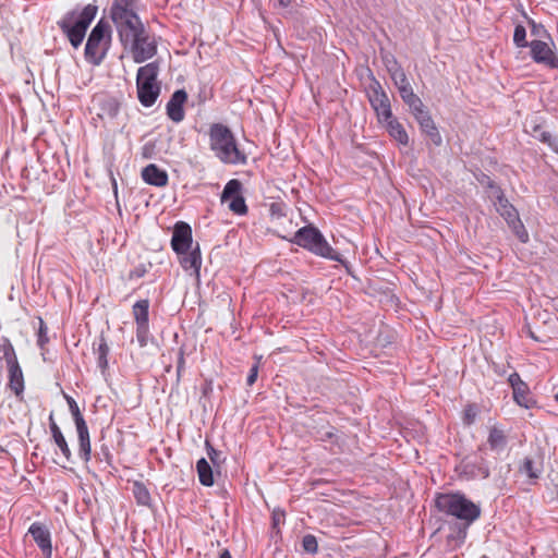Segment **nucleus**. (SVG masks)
Wrapping results in <instances>:
<instances>
[{"label": "nucleus", "instance_id": "1a4fd4ad", "mask_svg": "<svg viewBox=\"0 0 558 558\" xmlns=\"http://www.w3.org/2000/svg\"><path fill=\"white\" fill-rule=\"evenodd\" d=\"M242 187L240 180L231 179L226 183L220 196L221 203L229 201V209L239 216L247 214L248 210L245 198L242 195Z\"/></svg>", "mask_w": 558, "mask_h": 558}, {"label": "nucleus", "instance_id": "20e7f679", "mask_svg": "<svg viewBox=\"0 0 558 558\" xmlns=\"http://www.w3.org/2000/svg\"><path fill=\"white\" fill-rule=\"evenodd\" d=\"M288 241L316 256L326 259H339L333 254L332 246L327 242L320 230L314 225H307L300 228L295 231L292 238L288 239Z\"/></svg>", "mask_w": 558, "mask_h": 558}, {"label": "nucleus", "instance_id": "2f4dec72", "mask_svg": "<svg viewBox=\"0 0 558 558\" xmlns=\"http://www.w3.org/2000/svg\"><path fill=\"white\" fill-rule=\"evenodd\" d=\"M94 351L97 354V365L101 373L105 374L108 368V354L110 350L104 336H100L97 348L94 347Z\"/></svg>", "mask_w": 558, "mask_h": 558}, {"label": "nucleus", "instance_id": "49530a36", "mask_svg": "<svg viewBox=\"0 0 558 558\" xmlns=\"http://www.w3.org/2000/svg\"><path fill=\"white\" fill-rule=\"evenodd\" d=\"M286 512L283 510L276 509L271 513V525L272 529H278L281 523L284 522Z\"/></svg>", "mask_w": 558, "mask_h": 558}, {"label": "nucleus", "instance_id": "69168bd1", "mask_svg": "<svg viewBox=\"0 0 558 558\" xmlns=\"http://www.w3.org/2000/svg\"><path fill=\"white\" fill-rule=\"evenodd\" d=\"M113 191H114V194L117 195L118 193V187H117V182L113 180Z\"/></svg>", "mask_w": 558, "mask_h": 558}, {"label": "nucleus", "instance_id": "79ce46f5", "mask_svg": "<svg viewBox=\"0 0 558 558\" xmlns=\"http://www.w3.org/2000/svg\"><path fill=\"white\" fill-rule=\"evenodd\" d=\"M381 59L389 74H392L402 69L396 57L390 52L383 53Z\"/></svg>", "mask_w": 558, "mask_h": 558}, {"label": "nucleus", "instance_id": "de8ad7c7", "mask_svg": "<svg viewBox=\"0 0 558 558\" xmlns=\"http://www.w3.org/2000/svg\"><path fill=\"white\" fill-rule=\"evenodd\" d=\"M95 457L98 458L100 461H105L108 465L111 464L112 454L107 445H102L100 447V452H97Z\"/></svg>", "mask_w": 558, "mask_h": 558}, {"label": "nucleus", "instance_id": "b1692460", "mask_svg": "<svg viewBox=\"0 0 558 558\" xmlns=\"http://www.w3.org/2000/svg\"><path fill=\"white\" fill-rule=\"evenodd\" d=\"M385 128L395 141H397L400 145L407 146L409 144V135L403 128V125L393 117L391 116L390 119L384 120Z\"/></svg>", "mask_w": 558, "mask_h": 558}, {"label": "nucleus", "instance_id": "bf43d9fd", "mask_svg": "<svg viewBox=\"0 0 558 558\" xmlns=\"http://www.w3.org/2000/svg\"><path fill=\"white\" fill-rule=\"evenodd\" d=\"M14 349L11 341L8 339V338H3L0 342V351L2 353L7 352V350H12Z\"/></svg>", "mask_w": 558, "mask_h": 558}, {"label": "nucleus", "instance_id": "7ed1b4c3", "mask_svg": "<svg viewBox=\"0 0 558 558\" xmlns=\"http://www.w3.org/2000/svg\"><path fill=\"white\" fill-rule=\"evenodd\" d=\"M98 11L95 4H87L81 11L74 9L66 12L63 17L58 21V26L68 37L70 44L74 48H78L86 35L90 23L94 21Z\"/></svg>", "mask_w": 558, "mask_h": 558}, {"label": "nucleus", "instance_id": "a18cd8bd", "mask_svg": "<svg viewBox=\"0 0 558 558\" xmlns=\"http://www.w3.org/2000/svg\"><path fill=\"white\" fill-rule=\"evenodd\" d=\"M206 448L208 458L214 465H219V463L225 460V458H221L222 453L216 450L208 440L206 441Z\"/></svg>", "mask_w": 558, "mask_h": 558}, {"label": "nucleus", "instance_id": "a211bd4d", "mask_svg": "<svg viewBox=\"0 0 558 558\" xmlns=\"http://www.w3.org/2000/svg\"><path fill=\"white\" fill-rule=\"evenodd\" d=\"M180 265L185 271H190V275L199 279L201 267H202V253L199 244L196 243L195 247L191 248L186 254L179 255Z\"/></svg>", "mask_w": 558, "mask_h": 558}, {"label": "nucleus", "instance_id": "c9c22d12", "mask_svg": "<svg viewBox=\"0 0 558 558\" xmlns=\"http://www.w3.org/2000/svg\"><path fill=\"white\" fill-rule=\"evenodd\" d=\"M150 338L149 324L136 325V340L141 348H145Z\"/></svg>", "mask_w": 558, "mask_h": 558}, {"label": "nucleus", "instance_id": "393cba45", "mask_svg": "<svg viewBox=\"0 0 558 558\" xmlns=\"http://www.w3.org/2000/svg\"><path fill=\"white\" fill-rule=\"evenodd\" d=\"M159 62H149L137 70L136 84H158Z\"/></svg>", "mask_w": 558, "mask_h": 558}, {"label": "nucleus", "instance_id": "6ab92c4d", "mask_svg": "<svg viewBox=\"0 0 558 558\" xmlns=\"http://www.w3.org/2000/svg\"><path fill=\"white\" fill-rule=\"evenodd\" d=\"M75 428L78 440L77 456L84 463H88L92 459V445L86 421L75 424Z\"/></svg>", "mask_w": 558, "mask_h": 558}, {"label": "nucleus", "instance_id": "dca6fc26", "mask_svg": "<svg viewBox=\"0 0 558 558\" xmlns=\"http://www.w3.org/2000/svg\"><path fill=\"white\" fill-rule=\"evenodd\" d=\"M187 100V93L185 89H177L170 97L166 106L168 118L174 122L180 123L184 120V104Z\"/></svg>", "mask_w": 558, "mask_h": 558}, {"label": "nucleus", "instance_id": "aec40b11", "mask_svg": "<svg viewBox=\"0 0 558 558\" xmlns=\"http://www.w3.org/2000/svg\"><path fill=\"white\" fill-rule=\"evenodd\" d=\"M460 469L468 478H487L490 475L489 463L483 457L478 462L462 461Z\"/></svg>", "mask_w": 558, "mask_h": 558}, {"label": "nucleus", "instance_id": "09e8293b", "mask_svg": "<svg viewBox=\"0 0 558 558\" xmlns=\"http://www.w3.org/2000/svg\"><path fill=\"white\" fill-rule=\"evenodd\" d=\"M2 359L5 361L7 367L20 364L14 349L9 351L7 350V352L3 353Z\"/></svg>", "mask_w": 558, "mask_h": 558}, {"label": "nucleus", "instance_id": "f03ea898", "mask_svg": "<svg viewBox=\"0 0 558 558\" xmlns=\"http://www.w3.org/2000/svg\"><path fill=\"white\" fill-rule=\"evenodd\" d=\"M435 506L438 511L466 524H473L482 513L480 505L473 502L461 492L438 494L435 498Z\"/></svg>", "mask_w": 558, "mask_h": 558}, {"label": "nucleus", "instance_id": "13d9d810", "mask_svg": "<svg viewBox=\"0 0 558 558\" xmlns=\"http://www.w3.org/2000/svg\"><path fill=\"white\" fill-rule=\"evenodd\" d=\"M514 231V233L517 234V236L520 239L521 242L525 243L529 241V235H527V232L525 231V228L523 227V229H520V228H517V229H512Z\"/></svg>", "mask_w": 558, "mask_h": 558}, {"label": "nucleus", "instance_id": "4c0bfd02", "mask_svg": "<svg viewBox=\"0 0 558 558\" xmlns=\"http://www.w3.org/2000/svg\"><path fill=\"white\" fill-rule=\"evenodd\" d=\"M534 132H535V137L539 142L547 144L551 150L554 149V144L558 143V140L556 137H554L550 132L543 131L541 129V126H538V125L534 128Z\"/></svg>", "mask_w": 558, "mask_h": 558}, {"label": "nucleus", "instance_id": "f8f14e48", "mask_svg": "<svg viewBox=\"0 0 558 558\" xmlns=\"http://www.w3.org/2000/svg\"><path fill=\"white\" fill-rule=\"evenodd\" d=\"M508 384L512 388L513 400L518 405L525 409H532L535 405V400L527 384L521 379L517 372L509 375Z\"/></svg>", "mask_w": 558, "mask_h": 558}, {"label": "nucleus", "instance_id": "a19ab883", "mask_svg": "<svg viewBox=\"0 0 558 558\" xmlns=\"http://www.w3.org/2000/svg\"><path fill=\"white\" fill-rule=\"evenodd\" d=\"M391 80L393 81L396 87L398 88L399 93L403 90V88L411 87V84L409 83V80L403 71V69L390 74Z\"/></svg>", "mask_w": 558, "mask_h": 558}, {"label": "nucleus", "instance_id": "a878e982", "mask_svg": "<svg viewBox=\"0 0 558 558\" xmlns=\"http://www.w3.org/2000/svg\"><path fill=\"white\" fill-rule=\"evenodd\" d=\"M487 445L492 451L496 453L502 452L508 445V437L501 428L493 426L489 429Z\"/></svg>", "mask_w": 558, "mask_h": 558}, {"label": "nucleus", "instance_id": "3c124183", "mask_svg": "<svg viewBox=\"0 0 558 558\" xmlns=\"http://www.w3.org/2000/svg\"><path fill=\"white\" fill-rule=\"evenodd\" d=\"M270 214L275 217H284V204L283 203H272L270 205Z\"/></svg>", "mask_w": 558, "mask_h": 558}, {"label": "nucleus", "instance_id": "4be33fe9", "mask_svg": "<svg viewBox=\"0 0 558 558\" xmlns=\"http://www.w3.org/2000/svg\"><path fill=\"white\" fill-rule=\"evenodd\" d=\"M142 179L145 183L157 187L166 186L168 173L155 163H149L142 170Z\"/></svg>", "mask_w": 558, "mask_h": 558}, {"label": "nucleus", "instance_id": "5701e85b", "mask_svg": "<svg viewBox=\"0 0 558 558\" xmlns=\"http://www.w3.org/2000/svg\"><path fill=\"white\" fill-rule=\"evenodd\" d=\"M136 88L140 102L147 108L156 102L160 94L159 84H136Z\"/></svg>", "mask_w": 558, "mask_h": 558}, {"label": "nucleus", "instance_id": "8fccbe9b", "mask_svg": "<svg viewBox=\"0 0 558 558\" xmlns=\"http://www.w3.org/2000/svg\"><path fill=\"white\" fill-rule=\"evenodd\" d=\"M333 254L339 258V259H333V260H335V262H338L339 264H341V265H342V267L345 269V272H347L349 276H351V277L355 278V276H354V274H353V270H352V266H351V264H350L347 259H344V258L342 257V255H341L339 252H337L336 250H333Z\"/></svg>", "mask_w": 558, "mask_h": 558}, {"label": "nucleus", "instance_id": "c85d7f7f", "mask_svg": "<svg viewBox=\"0 0 558 558\" xmlns=\"http://www.w3.org/2000/svg\"><path fill=\"white\" fill-rule=\"evenodd\" d=\"M135 325L149 324V300L143 299L137 301L133 307Z\"/></svg>", "mask_w": 558, "mask_h": 558}, {"label": "nucleus", "instance_id": "39448f33", "mask_svg": "<svg viewBox=\"0 0 558 558\" xmlns=\"http://www.w3.org/2000/svg\"><path fill=\"white\" fill-rule=\"evenodd\" d=\"M111 26L107 21L99 20L88 35L85 45V59L93 65H99L106 58L111 45Z\"/></svg>", "mask_w": 558, "mask_h": 558}, {"label": "nucleus", "instance_id": "4d7b16f0", "mask_svg": "<svg viewBox=\"0 0 558 558\" xmlns=\"http://www.w3.org/2000/svg\"><path fill=\"white\" fill-rule=\"evenodd\" d=\"M145 274H146V267L144 265H138L137 267H135L133 270L130 271V278L138 279V278L144 277Z\"/></svg>", "mask_w": 558, "mask_h": 558}, {"label": "nucleus", "instance_id": "72a5a7b5", "mask_svg": "<svg viewBox=\"0 0 558 558\" xmlns=\"http://www.w3.org/2000/svg\"><path fill=\"white\" fill-rule=\"evenodd\" d=\"M513 44L518 48H526L530 46V43L526 40V29L523 25L518 24L514 27L513 32Z\"/></svg>", "mask_w": 558, "mask_h": 558}, {"label": "nucleus", "instance_id": "bb28decb", "mask_svg": "<svg viewBox=\"0 0 558 558\" xmlns=\"http://www.w3.org/2000/svg\"><path fill=\"white\" fill-rule=\"evenodd\" d=\"M8 368L9 373V388L14 392L17 398H21L24 392V376L20 364L12 365Z\"/></svg>", "mask_w": 558, "mask_h": 558}, {"label": "nucleus", "instance_id": "603ef678", "mask_svg": "<svg viewBox=\"0 0 558 558\" xmlns=\"http://www.w3.org/2000/svg\"><path fill=\"white\" fill-rule=\"evenodd\" d=\"M184 354H185L184 348L181 347L179 349L178 362H177V374H178V377H180L181 373L184 371V366H185Z\"/></svg>", "mask_w": 558, "mask_h": 558}, {"label": "nucleus", "instance_id": "0e129e2a", "mask_svg": "<svg viewBox=\"0 0 558 558\" xmlns=\"http://www.w3.org/2000/svg\"><path fill=\"white\" fill-rule=\"evenodd\" d=\"M554 153H556L558 155V142L554 144V149H553Z\"/></svg>", "mask_w": 558, "mask_h": 558}, {"label": "nucleus", "instance_id": "58836bf2", "mask_svg": "<svg viewBox=\"0 0 558 558\" xmlns=\"http://www.w3.org/2000/svg\"><path fill=\"white\" fill-rule=\"evenodd\" d=\"M49 342L48 327L41 317H38L37 345L44 349Z\"/></svg>", "mask_w": 558, "mask_h": 558}, {"label": "nucleus", "instance_id": "f704fd0d", "mask_svg": "<svg viewBox=\"0 0 558 558\" xmlns=\"http://www.w3.org/2000/svg\"><path fill=\"white\" fill-rule=\"evenodd\" d=\"M137 0H113L110 13H120L123 11H135Z\"/></svg>", "mask_w": 558, "mask_h": 558}, {"label": "nucleus", "instance_id": "7c9ffc66", "mask_svg": "<svg viewBox=\"0 0 558 558\" xmlns=\"http://www.w3.org/2000/svg\"><path fill=\"white\" fill-rule=\"evenodd\" d=\"M399 94L404 104L409 106L412 114L425 108L421 98L414 94L412 86L409 88H403V90H401Z\"/></svg>", "mask_w": 558, "mask_h": 558}, {"label": "nucleus", "instance_id": "f3484780", "mask_svg": "<svg viewBox=\"0 0 558 558\" xmlns=\"http://www.w3.org/2000/svg\"><path fill=\"white\" fill-rule=\"evenodd\" d=\"M94 106L98 109L97 116L101 120L114 119L120 109L119 101L109 95H101L93 100Z\"/></svg>", "mask_w": 558, "mask_h": 558}, {"label": "nucleus", "instance_id": "e433bc0d", "mask_svg": "<svg viewBox=\"0 0 558 558\" xmlns=\"http://www.w3.org/2000/svg\"><path fill=\"white\" fill-rule=\"evenodd\" d=\"M302 548L306 554L315 555L318 551V543L316 536L306 534L302 538Z\"/></svg>", "mask_w": 558, "mask_h": 558}, {"label": "nucleus", "instance_id": "6e6d98bb", "mask_svg": "<svg viewBox=\"0 0 558 558\" xmlns=\"http://www.w3.org/2000/svg\"><path fill=\"white\" fill-rule=\"evenodd\" d=\"M318 435H319V439L322 441L331 440L336 436V428L330 427L327 430H320V432H318Z\"/></svg>", "mask_w": 558, "mask_h": 558}, {"label": "nucleus", "instance_id": "c03bdc74", "mask_svg": "<svg viewBox=\"0 0 558 558\" xmlns=\"http://www.w3.org/2000/svg\"><path fill=\"white\" fill-rule=\"evenodd\" d=\"M477 416V407L475 404H468L463 410V423L468 426L474 424Z\"/></svg>", "mask_w": 558, "mask_h": 558}, {"label": "nucleus", "instance_id": "c756f323", "mask_svg": "<svg viewBox=\"0 0 558 558\" xmlns=\"http://www.w3.org/2000/svg\"><path fill=\"white\" fill-rule=\"evenodd\" d=\"M196 470L198 473L199 483L202 485L207 486V487L214 485L215 481H214L213 469L205 458H201L196 462Z\"/></svg>", "mask_w": 558, "mask_h": 558}, {"label": "nucleus", "instance_id": "864d4df0", "mask_svg": "<svg viewBox=\"0 0 558 558\" xmlns=\"http://www.w3.org/2000/svg\"><path fill=\"white\" fill-rule=\"evenodd\" d=\"M49 427H50V432H51V435H52L53 439H56V438H58V437L63 435L61 429H60V427L54 422L52 414H50V416H49Z\"/></svg>", "mask_w": 558, "mask_h": 558}, {"label": "nucleus", "instance_id": "cd10ccee", "mask_svg": "<svg viewBox=\"0 0 558 558\" xmlns=\"http://www.w3.org/2000/svg\"><path fill=\"white\" fill-rule=\"evenodd\" d=\"M543 463L535 461L532 457H525L519 466V472L525 474L530 480H537L543 473Z\"/></svg>", "mask_w": 558, "mask_h": 558}, {"label": "nucleus", "instance_id": "ddd939ff", "mask_svg": "<svg viewBox=\"0 0 558 558\" xmlns=\"http://www.w3.org/2000/svg\"><path fill=\"white\" fill-rule=\"evenodd\" d=\"M531 57L534 62L545 64L550 69H558V57L543 40H532L530 43Z\"/></svg>", "mask_w": 558, "mask_h": 558}, {"label": "nucleus", "instance_id": "412c9836", "mask_svg": "<svg viewBox=\"0 0 558 558\" xmlns=\"http://www.w3.org/2000/svg\"><path fill=\"white\" fill-rule=\"evenodd\" d=\"M472 524L465 522L453 521L448 523L449 533L447 535L448 545L454 548L461 547L466 539L468 531Z\"/></svg>", "mask_w": 558, "mask_h": 558}, {"label": "nucleus", "instance_id": "9d476101", "mask_svg": "<svg viewBox=\"0 0 558 558\" xmlns=\"http://www.w3.org/2000/svg\"><path fill=\"white\" fill-rule=\"evenodd\" d=\"M170 245L177 255L186 254L193 248L192 228L187 222L178 221L174 223Z\"/></svg>", "mask_w": 558, "mask_h": 558}, {"label": "nucleus", "instance_id": "9b49d317", "mask_svg": "<svg viewBox=\"0 0 558 558\" xmlns=\"http://www.w3.org/2000/svg\"><path fill=\"white\" fill-rule=\"evenodd\" d=\"M375 85L376 86L373 87L372 92L368 94V100L376 112L378 122L384 123L385 119H390L392 116L390 100L377 81L375 82Z\"/></svg>", "mask_w": 558, "mask_h": 558}, {"label": "nucleus", "instance_id": "052dcab7", "mask_svg": "<svg viewBox=\"0 0 558 558\" xmlns=\"http://www.w3.org/2000/svg\"><path fill=\"white\" fill-rule=\"evenodd\" d=\"M276 1H277V5L280 8H283V9L288 8L292 2V0H276Z\"/></svg>", "mask_w": 558, "mask_h": 558}, {"label": "nucleus", "instance_id": "473e14b6", "mask_svg": "<svg viewBox=\"0 0 558 558\" xmlns=\"http://www.w3.org/2000/svg\"><path fill=\"white\" fill-rule=\"evenodd\" d=\"M133 495L136 502L141 506H149L150 505V494L147 487L142 482H135L133 484Z\"/></svg>", "mask_w": 558, "mask_h": 558}, {"label": "nucleus", "instance_id": "37998d69", "mask_svg": "<svg viewBox=\"0 0 558 558\" xmlns=\"http://www.w3.org/2000/svg\"><path fill=\"white\" fill-rule=\"evenodd\" d=\"M54 444L58 446V448L60 449V451L62 452L63 457L65 458V460L68 462H72V452H71V449L68 445V441L65 439V437L62 435L56 439H53Z\"/></svg>", "mask_w": 558, "mask_h": 558}, {"label": "nucleus", "instance_id": "0eeeda50", "mask_svg": "<svg viewBox=\"0 0 558 558\" xmlns=\"http://www.w3.org/2000/svg\"><path fill=\"white\" fill-rule=\"evenodd\" d=\"M110 17L117 28L121 45L135 36L145 25L135 11L110 13Z\"/></svg>", "mask_w": 558, "mask_h": 558}, {"label": "nucleus", "instance_id": "4468645a", "mask_svg": "<svg viewBox=\"0 0 558 558\" xmlns=\"http://www.w3.org/2000/svg\"><path fill=\"white\" fill-rule=\"evenodd\" d=\"M28 534L33 537L36 545L43 551L46 558H51L52 543L51 533L46 524L41 522H34L28 527Z\"/></svg>", "mask_w": 558, "mask_h": 558}, {"label": "nucleus", "instance_id": "5fc2aeb1", "mask_svg": "<svg viewBox=\"0 0 558 558\" xmlns=\"http://www.w3.org/2000/svg\"><path fill=\"white\" fill-rule=\"evenodd\" d=\"M258 376V364L252 365L250 373L246 378L247 386H253L257 379Z\"/></svg>", "mask_w": 558, "mask_h": 558}, {"label": "nucleus", "instance_id": "2eb2a0df", "mask_svg": "<svg viewBox=\"0 0 558 558\" xmlns=\"http://www.w3.org/2000/svg\"><path fill=\"white\" fill-rule=\"evenodd\" d=\"M413 116L416 122L418 123L421 131L428 137V140L435 146H440L442 143V138L428 110H426V108H423L417 112L413 113Z\"/></svg>", "mask_w": 558, "mask_h": 558}, {"label": "nucleus", "instance_id": "338daca9", "mask_svg": "<svg viewBox=\"0 0 558 558\" xmlns=\"http://www.w3.org/2000/svg\"><path fill=\"white\" fill-rule=\"evenodd\" d=\"M484 450H485V446L484 445L478 447V451H484Z\"/></svg>", "mask_w": 558, "mask_h": 558}, {"label": "nucleus", "instance_id": "6e6552de", "mask_svg": "<svg viewBox=\"0 0 558 558\" xmlns=\"http://www.w3.org/2000/svg\"><path fill=\"white\" fill-rule=\"evenodd\" d=\"M487 182L486 186L494 192V196L496 201L494 202V206L497 213L507 221L509 227L512 229H523V223L520 220L519 213L514 208L512 204L507 199L504 194V191L499 185H497L493 180L486 177Z\"/></svg>", "mask_w": 558, "mask_h": 558}, {"label": "nucleus", "instance_id": "680f3d73", "mask_svg": "<svg viewBox=\"0 0 558 558\" xmlns=\"http://www.w3.org/2000/svg\"><path fill=\"white\" fill-rule=\"evenodd\" d=\"M219 558H232L230 551L228 549H223L221 553H220V556Z\"/></svg>", "mask_w": 558, "mask_h": 558}, {"label": "nucleus", "instance_id": "774afa93", "mask_svg": "<svg viewBox=\"0 0 558 558\" xmlns=\"http://www.w3.org/2000/svg\"><path fill=\"white\" fill-rule=\"evenodd\" d=\"M481 558H489V557H487V556H482Z\"/></svg>", "mask_w": 558, "mask_h": 558}, {"label": "nucleus", "instance_id": "f257e3e1", "mask_svg": "<svg viewBox=\"0 0 558 558\" xmlns=\"http://www.w3.org/2000/svg\"><path fill=\"white\" fill-rule=\"evenodd\" d=\"M209 146L214 155L227 165H245L247 158L236 144V140L229 129L222 123H214L209 128Z\"/></svg>", "mask_w": 558, "mask_h": 558}, {"label": "nucleus", "instance_id": "e2e57ef3", "mask_svg": "<svg viewBox=\"0 0 558 558\" xmlns=\"http://www.w3.org/2000/svg\"><path fill=\"white\" fill-rule=\"evenodd\" d=\"M530 23L532 25V34L536 35L538 25L534 21H531Z\"/></svg>", "mask_w": 558, "mask_h": 558}, {"label": "nucleus", "instance_id": "423d86ee", "mask_svg": "<svg viewBox=\"0 0 558 558\" xmlns=\"http://www.w3.org/2000/svg\"><path fill=\"white\" fill-rule=\"evenodd\" d=\"M135 63H143L157 54L158 44L156 36L150 34L146 27L122 44Z\"/></svg>", "mask_w": 558, "mask_h": 558}, {"label": "nucleus", "instance_id": "ea45409f", "mask_svg": "<svg viewBox=\"0 0 558 558\" xmlns=\"http://www.w3.org/2000/svg\"><path fill=\"white\" fill-rule=\"evenodd\" d=\"M64 398H65L66 403L69 405V410H70V412L72 414L74 424H78V423L85 422V418L82 415L76 401L71 396H68V395H65Z\"/></svg>", "mask_w": 558, "mask_h": 558}]
</instances>
